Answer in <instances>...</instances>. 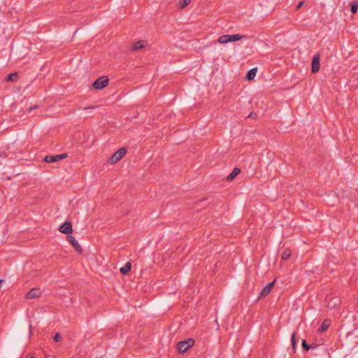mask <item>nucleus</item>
I'll return each instance as SVG.
<instances>
[{
	"label": "nucleus",
	"instance_id": "nucleus-1",
	"mask_svg": "<svg viewBox=\"0 0 358 358\" xmlns=\"http://www.w3.org/2000/svg\"><path fill=\"white\" fill-rule=\"evenodd\" d=\"M127 149L125 148H121L117 151H116L113 156L108 160V164L110 165L116 164L119 162L127 154Z\"/></svg>",
	"mask_w": 358,
	"mask_h": 358
},
{
	"label": "nucleus",
	"instance_id": "nucleus-2",
	"mask_svg": "<svg viewBox=\"0 0 358 358\" xmlns=\"http://www.w3.org/2000/svg\"><path fill=\"white\" fill-rule=\"evenodd\" d=\"M245 36L241 34H233V35H222L219 37L218 42L222 44H225L229 42L239 41Z\"/></svg>",
	"mask_w": 358,
	"mask_h": 358
},
{
	"label": "nucleus",
	"instance_id": "nucleus-3",
	"mask_svg": "<svg viewBox=\"0 0 358 358\" xmlns=\"http://www.w3.org/2000/svg\"><path fill=\"white\" fill-rule=\"evenodd\" d=\"M108 82L109 80L106 77H100L93 83L92 87L96 90H102L108 85Z\"/></svg>",
	"mask_w": 358,
	"mask_h": 358
},
{
	"label": "nucleus",
	"instance_id": "nucleus-4",
	"mask_svg": "<svg viewBox=\"0 0 358 358\" xmlns=\"http://www.w3.org/2000/svg\"><path fill=\"white\" fill-rule=\"evenodd\" d=\"M194 340L191 338L180 341L178 343L177 349L180 352H185L194 345Z\"/></svg>",
	"mask_w": 358,
	"mask_h": 358
},
{
	"label": "nucleus",
	"instance_id": "nucleus-5",
	"mask_svg": "<svg viewBox=\"0 0 358 358\" xmlns=\"http://www.w3.org/2000/svg\"><path fill=\"white\" fill-rule=\"evenodd\" d=\"M67 157V154L64 153L62 155H48L45 157L44 160L47 163H54L57 161L64 159Z\"/></svg>",
	"mask_w": 358,
	"mask_h": 358
},
{
	"label": "nucleus",
	"instance_id": "nucleus-6",
	"mask_svg": "<svg viewBox=\"0 0 358 358\" xmlns=\"http://www.w3.org/2000/svg\"><path fill=\"white\" fill-rule=\"evenodd\" d=\"M42 292L39 288H33L26 294V299H33L41 296Z\"/></svg>",
	"mask_w": 358,
	"mask_h": 358
},
{
	"label": "nucleus",
	"instance_id": "nucleus-7",
	"mask_svg": "<svg viewBox=\"0 0 358 358\" xmlns=\"http://www.w3.org/2000/svg\"><path fill=\"white\" fill-rule=\"evenodd\" d=\"M275 280H274L273 282H269L264 287V289L262 290V292H260V297H264L266 296L268 293H270V292L271 291V289H273V285L275 284Z\"/></svg>",
	"mask_w": 358,
	"mask_h": 358
},
{
	"label": "nucleus",
	"instance_id": "nucleus-8",
	"mask_svg": "<svg viewBox=\"0 0 358 358\" xmlns=\"http://www.w3.org/2000/svg\"><path fill=\"white\" fill-rule=\"evenodd\" d=\"M59 230L62 234H70L73 231L71 224L69 222H66L59 227Z\"/></svg>",
	"mask_w": 358,
	"mask_h": 358
},
{
	"label": "nucleus",
	"instance_id": "nucleus-9",
	"mask_svg": "<svg viewBox=\"0 0 358 358\" xmlns=\"http://www.w3.org/2000/svg\"><path fill=\"white\" fill-rule=\"evenodd\" d=\"M320 67V57L318 55L314 56L312 62V71L316 73L319 71Z\"/></svg>",
	"mask_w": 358,
	"mask_h": 358
},
{
	"label": "nucleus",
	"instance_id": "nucleus-10",
	"mask_svg": "<svg viewBox=\"0 0 358 358\" xmlns=\"http://www.w3.org/2000/svg\"><path fill=\"white\" fill-rule=\"evenodd\" d=\"M341 303V299L338 297L331 299L328 302V308L331 310L336 309Z\"/></svg>",
	"mask_w": 358,
	"mask_h": 358
},
{
	"label": "nucleus",
	"instance_id": "nucleus-11",
	"mask_svg": "<svg viewBox=\"0 0 358 358\" xmlns=\"http://www.w3.org/2000/svg\"><path fill=\"white\" fill-rule=\"evenodd\" d=\"M67 238L76 250H78V251L82 250L80 244L78 243L77 240L73 236H68Z\"/></svg>",
	"mask_w": 358,
	"mask_h": 358
},
{
	"label": "nucleus",
	"instance_id": "nucleus-12",
	"mask_svg": "<svg viewBox=\"0 0 358 358\" xmlns=\"http://www.w3.org/2000/svg\"><path fill=\"white\" fill-rule=\"evenodd\" d=\"M257 68H253V69H250L247 73L246 78L248 80H251L254 79L255 77L257 75Z\"/></svg>",
	"mask_w": 358,
	"mask_h": 358
},
{
	"label": "nucleus",
	"instance_id": "nucleus-13",
	"mask_svg": "<svg viewBox=\"0 0 358 358\" xmlns=\"http://www.w3.org/2000/svg\"><path fill=\"white\" fill-rule=\"evenodd\" d=\"M241 171L238 168H235L232 172L228 176L227 180L231 181L233 180L236 176H237L240 173Z\"/></svg>",
	"mask_w": 358,
	"mask_h": 358
},
{
	"label": "nucleus",
	"instance_id": "nucleus-14",
	"mask_svg": "<svg viewBox=\"0 0 358 358\" xmlns=\"http://www.w3.org/2000/svg\"><path fill=\"white\" fill-rule=\"evenodd\" d=\"M132 264L131 262H127L123 267L120 268V272L123 275H126L131 269Z\"/></svg>",
	"mask_w": 358,
	"mask_h": 358
},
{
	"label": "nucleus",
	"instance_id": "nucleus-15",
	"mask_svg": "<svg viewBox=\"0 0 358 358\" xmlns=\"http://www.w3.org/2000/svg\"><path fill=\"white\" fill-rule=\"evenodd\" d=\"M330 325H331V321L329 320H325L323 322L320 328L319 329V331L320 332H323V331H326L329 327Z\"/></svg>",
	"mask_w": 358,
	"mask_h": 358
},
{
	"label": "nucleus",
	"instance_id": "nucleus-16",
	"mask_svg": "<svg viewBox=\"0 0 358 358\" xmlns=\"http://www.w3.org/2000/svg\"><path fill=\"white\" fill-rule=\"evenodd\" d=\"M291 255L292 251L290 249L286 248L282 254V259L285 260L288 259L291 257Z\"/></svg>",
	"mask_w": 358,
	"mask_h": 358
},
{
	"label": "nucleus",
	"instance_id": "nucleus-17",
	"mask_svg": "<svg viewBox=\"0 0 358 358\" xmlns=\"http://www.w3.org/2000/svg\"><path fill=\"white\" fill-rule=\"evenodd\" d=\"M351 12L356 13L358 10V3L357 1H352L350 3Z\"/></svg>",
	"mask_w": 358,
	"mask_h": 358
},
{
	"label": "nucleus",
	"instance_id": "nucleus-18",
	"mask_svg": "<svg viewBox=\"0 0 358 358\" xmlns=\"http://www.w3.org/2000/svg\"><path fill=\"white\" fill-rule=\"evenodd\" d=\"M146 46V41H138L136 42V50L145 48Z\"/></svg>",
	"mask_w": 358,
	"mask_h": 358
},
{
	"label": "nucleus",
	"instance_id": "nucleus-19",
	"mask_svg": "<svg viewBox=\"0 0 358 358\" xmlns=\"http://www.w3.org/2000/svg\"><path fill=\"white\" fill-rule=\"evenodd\" d=\"M191 0H181L178 2V6L180 8H185L189 3Z\"/></svg>",
	"mask_w": 358,
	"mask_h": 358
},
{
	"label": "nucleus",
	"instance_id": "nucleus-20",
	"mask_svg": "<svg viewBox=\"0 0 358 358\" xmlns=\"http://www.w3.org/2000/svg\"><path fill=\"white\" fill-rule=\"evenodd\" d=\"M17 78V73H13L8 76V80L14 81Z\"/></svg>",
	"mask_w": 358,
	"mask_h": 358
},
{
	"label": "nucleus",
	"instance_id": "nucleus-21",
	"mask_svg": "<svg viewBox=\"0 0 358 358\" xmlns=\"http://www.w3.org/2000/svg\"><path fill=\"white\" fill-rule=\"evenodd\" d=\"M296 341L295 339V333H293L292 336V349L294 351L296 350Z\"/></svg>",
	"mask_w": 358,
	"mask_h": 358
},
{
	"label": "nucleus",
	"instance_id": "nucleus-22",
	"mask_svg": "<svg viewBox=\"0 0 358 358\" xmlns=\"http://www.w3.org/2000/svg\"><path fill=\"white\" fill-rule=\"evenodd\" d=\"M302 346L303 348H305L306 350H308L309 349H310L311 348V345H308L306 341L305 340L303 341L302 342Z\"/></svg>",
	"mask_w": 358,
	"mask_h": 358
},
{
	"label": "nucleus",
	"instance_id": "nucleus-23",
	"mask_svg": "<svg viewBox=\"0 0 358 358\" xmlns=\"http://www.w3.org/2000/svg\"><path fill=\"white\" fill-rule=\"evenodd\" d=\"M54 339L55 341L59 342L61 341V336L59 333L55 334L54 336Z\"/></svg>",
	"mask_w": 358,
	"mask_h": 358
},
{
	"label": "nucleus",
	"instance_id": "nucleus-24",
	"mask_svg": "<svg viewBox=\"0 0 358 358\" xmlns=\"http://www.w3.org/2000/svg\"><path fill=\"white\" fill-rule=\"evenodd\" d=\"M303 1L300 2V3L298 4V6H297L296 8H297V9H299V8L303 6Z\"/></svg>",
	"mask_w": 358,
	"mask_h": 358
},
{
	"label": "nucleus",
	"instance_id": "nucleus-25",
	"mask_svg": "<svg viewBox=\"0 0 358 358\" xmlns=\"http://www.w3.org/2000/svg\"><path fill=\"white\" fill-rule=\"evenodd\" d=\"M29 328H30V329L32 328L31 324L29 325Z\"/></svg>",
	"mask_w": 358,
	"mask_h": 358
},
{
	"label": "nucleus",
	"instance_id": "nucleus-26",
	"mask_svg": "<svg viewBox=\"0 0 358 358\" xmlns=\"http://www.w3.org/2000/svg\"><path fill=\"white\" fill-rule=\"evenodd\" d=\"M30 358H34V357H30Z\"/></svg>",
	"mask_w": 358,
	"mask_h": 358
}]
</instances>
